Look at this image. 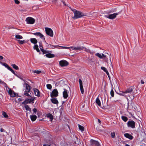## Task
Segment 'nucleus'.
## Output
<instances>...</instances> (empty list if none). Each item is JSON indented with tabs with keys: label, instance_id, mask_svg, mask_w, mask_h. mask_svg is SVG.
I'll list each match as a JSON object with an SVG mask.
<instances>
[{
	"label": "nucleus",
	"instance_id": "nucleus-1",
	"mask_svg": "<svg viewBox=\"0 0 146 146\" xmlns=\"http://www.w3.org/2000/svg\"><path fill=\"white\" fill-rule=\"evenodd\" d=\"M95 55L100 58L103 59L105 60V61L107 63H108V60H109L110 61L109 64L111 66L112 68L113 67V66L111 61L110 54L107 53H103L102 54L99 53H98L96 54Z\"/></svg>",
	"mask_w": 146,
	"mask_h": 146
},
{
	"label": "nucleus",
	"instance_id": "nucleus-2",
	"mask_svg": "<svg viewBox=\"0 0 146 146\" xmlns=\"http://www.w3.org/2000/svg\"><path fill=\"white\" fill-rule=\"evenodd\" d=\"M71 10L74 14V16L72 17V18L74 19L80 18L86 15H84L83 13L76 10L72 9Z\"/></svg>",
	"mask_w": 146,
	"mask_h": 146
},
{
	"label": "nucleus",
	"instance_id": "nucleus-3",
	"mask_svg": "<svg viewBox=\"0 0 146 146\" xmlns=\"http://www.w3.org/2000/svg\"><path fill=\"white\" fill-rule=\"evenodd\" d=\"M15 38L17 39V40L18 42V43L20 44H23L25 42L24 40H20V39L23 38V37L21 35L18 34L16 35L15 36Z\"/></svg>",
	"mask_w": 146,
	"mask_h": 146
},
{
	"label": "nucleus",
	"instance_id": "nucleus-4",
	"mask_svg": "<svg viewBox=\"0 0 146 146\" xmlns=\"http://www.w3.org/2000/svg\"><path fill=\"white\" fill-rule=\"evenodd\" d=\"M45 31L46 33L48 35L51 37H53V33L52 30L50 28L46 27Z\"/></svg>",
	"mask_w": 146,
	"mask_h": 146
},
{
	"label": "nucleus",
	"instance_id": "nucleus-5",
	"mask_svg": "<svg viewBox=\"0 0 146 146\" xmlns=\"http://www.w3.org/2000/svg\"><path fill=\"white\" fill-rule=\"evenodd\" d=\"M25 21L28 24H33L35 23V20L32 17H29L26 19Z\"/></svg>",
	"mask_w": 146,
	"mask_h": 146
},
{
	"label": "nucleus",
	"instance_id": "nucleus-6",
	"mask_svg": "<svg viewBox=\"0 0 146 146\" xmlns=\"http://www.w3.org/2000/svg\"><path fill=\"white\" fill-rule=\"evenodd\" d=\"M58 92L56 89H54L50 94V96L52 98L56 97L58 96Z\"/></svg>",
	"mask_w": 146,
	"mask_h": 146
},
{
	"label": "nucleus",
	"instance_id": "nucleus-7",
	"mask_svg": "<svg viewBox=\"0 0 146 146\" xmlns=\"http://www.w3.org/2000/svg\"><path fill=\"white\" fill-rule=\"evenodd\" d=\"M60 65L61 67L66 66H68V62L65 60H62L60 61L59 62Z\"/></svg>",
	"mask_w": 146,
	"mask_h": 146
},
{
	"label": "nucleus",
	"instance_id": "nucleus-8",
	"mask_svg": "<svg viewBox=\"0 0 146 146\" xmlns=\"http://www.w3.org/2000/svg\"><path fill=\"white\" fill-rule=\"evenodd\" d=\"M133 88H129L127 89L124 92H122L123 94H125L127 95V96H128L130 97L129 95V94H131L133 91Z\"/></svg>",
	"mask_w": 146,
	"mask_h": 146
},
{
	"label": "nucleus",
	"instance_id": "nucleus-9",
	"mask_svg": "<svg viewBox=\"0 0 146 146\" xmlns=\"http://www.w3.org/2000/svg\"><path fill=\"white\" fill-rule=\"evenodd\" d=\"M0 63L2 64L3 65L5 66L6 67L8 70L11 71L14 74L18 76L17 75L15 74L14 71L7 64L5 63H3L1 62H0Z\"/></svg>",
	"mask_w": 146,
	"mask_h": 146
},
{
	"label": "nucleus",
	"instance_id": "nucleus-10",
	"mask_svg": "<svg viewBox=\"0 0 146 146\" xmlns=\"http://www.w3.org/2000/svg\"><path fill=\"white\" fill-rule=\"evenodd\" d=\"M35 100V97H31V98L30 99H27L25 100L22 103V104H27L28 103H30L33 102Z\"/></svg>",
	"mask_w": 146,
	"mask_h": 146
},
{
	"label": "nucleus",
	"instance_id": "nucleus-11",
	"mask_svg": "<svg viewBox=\"0 0 146 146\" xmlns=\"http://www.w3.org/2000/svg\"><path fill=\"white\" fill-rule=\"evenodd\" d=\"M128 126L132 128H134L135 127V122L133 121H129L127 123Z\"/></svg>",
	"mask_w": 146,
	"mask_h": 146
},
{
	"label": "nucleus",
	"instance_id": "nucleus-12",
	"mask_svg": "<svg viewBox=\"0 0 146 146\" xmlns=\"http://www.w3.org/2000/svg\"><path fill=\"white\" fill-rule=\"evenodd\" d=\"M118 15L117 13H114L113 14H111L109 15L108 16H105L107 18H108L110 19H113L116 18L117 16Z\"/></svg>",
	"mask_w": 146,
	"mask_h": 146
},
{
	"label": "nucleus",
	"instance_id": "nucleus-13",
	"mask_svg": "<svg viewBox=\"0 0 146 146\" xmlns=\"http://www.w3.org/2000/svg\"><path fill=\"white\" fill-rule=\"evenodd\" d=\"M79 83L80 84V89L81 93L83 94L84 93V90L83 87L82 82L80 79H79Z\"/></svg>",
	"mask_w": 146,
	"mask_h": 146
},
{
	"label": "nucleus",
	"instance_id": "nucleus-14",
	"mask_svg": "<svg viewBox=\"0 0 146 146\" xmlns=\"http://www.w3.org/2000/svg\"><path fill=\"white\" fill-rule=\"evenodd\" d=\"M90 142L91 145H95L96 146H100V144L97 141H95L93 139H91L90 140Z\"/></svg>",
	"mask_w": 146,
	"mask_h": 146
},
{
	"label": "nucleus",
	"instance_id": "nucleus-15",
	"mask_svg": "<svg viewBox=\"0 0 146 146\" xmlns=\"http://www.w3.org/2000/svg\"><path fill=\"white\" fill-rule=\"evenodd\" d=\"M84 47L83 46H78L76 47L72 46L70 47V48H72V50H81L83 49Z\"/></svg>",
	"mask_w": 146,
	"mask_h": 146
},
{
	"label": "nucleus",
	"instance_id": "nucleus-16",
	"mask_svg": "<svg viewBox=\"0 0 146 146\" xmlns=\"http://www.w3.org/2000/svg\"><path fill=\"white\" fill-rule=\"evenodd\" d=\"M25 87V91L29 92L31 89V87L27 84L25 83L24 84Z\"/></svg>",
	"mask_w": 146,
	"mask_h": 146
},
{
	"label": "nucleus",
	"instance_id": "nucleus-17",
	"mask_svg": "<svg viewBox=\"0 0 146 146\" xmlns=\"http://www.w3.org/2000/svg\"><path fill=\"white\" fill-rule=\"evenodd\" d=\"M8 93L11 97H13L16 96L15 93L10 89H9V90Z\"/></svg>",
	"mask_w": 146,
	"mask_h": 146
},
{
	"label": "nucleus",
	"instance_id": "nucleus-18",
	"mask_svg": "<svg viewBox=\"0 0 146 146\" xmlns=\"http://www.w3.org/2000/svg\"><path fill=\"white\" fill-rule=\"evenodd\" d=\"M63 97L64 98H67L68 96L67 90L66 89H64V90L63 92Z\"/></svg>",
	"mask_w": 146,
	"mask_h": 146
},
{
	"label": "nucleus",
	"instance_id": "nucleus-19",
	"mask_svg": "<svg viewBox=\"0 0 146 146\" xmlns=\"http://www.w3.org/2000/svg\"><path fill=\"white\" fill-rule=\"evenodd\" d=\"M33 34L35 35L39 36L41 38H43L44 40L45 39L43 35L40 32L36 33H33Z\"/></svg>",
	"mask_w": 146,
	"mask_h": 146
},
{
	"label": "nucleus",
	"instance_id": "nucleus-20",
	"mask_svg": "<svg viewBox=\"0 0 146 146\" xmlns=\"http://www.w3.org/2000/svg\"><path fill=\"white\" fill-rule=\"evenodd\" d=\"M121 141V139H119V142L117 143V144H118L119 146H125V143L124 142L122 141Z\"/></svg>",
	"mask_w": 146,
	"mask_h": 146
},
{
	"label": "nucleus",
	"instance_id": "nucleus-21",
	"mask_svg": "<svg viewBox=\"0 0 146 146\" xmlns=\"http://www.w3.org/2000/svg\"><path fill=\"white\" fill-rule=\"evenodd\" d=\"M34 91L35 92V95L38 96H40V92L39 90L35 88L34 89Z\"/></svg>",
	"mask_w": 146,
	"mask_h": 146
},
{
	"label": "nucleus",
	"instance_id": "nucleus-22",
	"mask_svg": "<svg viewBox=\"0 0 146 146\" xmlns=\"http://www.w3.org/2000/svg\"><path fill=\"white\" fill-rule=\"evenodd\" d=\"M51 102L53 104H58V101L56 98H52L50 99Z\"/></svg>",
	"mask_w": 146,
	"mask_h": 146
},
{
	"label": "nucleus",
	"instance_id": "nucleus-23",
	"mask_svg": "<svg viewBox=\"0 0 146 146\" xmlns=\"http://www.w3.org/2000/svg\"><path fill=\"white\" fill-rule=\"evenodd\" d=\"M124 135L125 137L130 139H132L133 138V136L129 133H125L124 134Z\"/></svg>",
	"mask_w": 146,
	"mask_h": 146
},
{
	"label": "nucleus",
	"instance_id": "nucleus-24",
	"mask_svg": "<svg viewBox=\"0 0 146 146\" xmlns=\"http://www.w3.org/2000/svg\"><path fill=\"white\" fill-rule=\"evenodd\" d=\"M46 117L50 119V121H52L53 119V117L52 115L50 113H49L46 115Z\"/></svg>",
	"mask_w": 146,
	"mask_h": 146
},
{
	"label": "nucleus",
	"instance_id": "nucleus-25",
	"mask_svg": "<svg viewBox=\"0 0 146 146\" xmlns=\"http://www.w3.org/2000/svg\"><path fill=\"white\" fill-rule=\"evenodd\" d=\"M45 56L46 57L49 58H52L54 57L55 56L54 54H51L49 53H48L46 54L45 55Z\"/></svg>",
	"mask_w": 146,
	"mask_h": 146
},
{
	"label": "nucleus",
	"instance_id": "nucleus-26",
	"mask_svg": "<svg viewBox=\"0 0 146 146\" xmlns=\"http://www.w3.org/2000/svg\"><path fill=\"white\" fill-rule=\"evenodd\" d=\"M30 41L31 42L34 44H35L37 42V40L35 38H31L30 39Z\"/></svg>",
	"mask_w": 146,
	"mask_h": 146
},
{
	"label": "nucleus",
	"instance_id": "nucleus-27",
	"mask_svg": "<svg viewBox=\"0 0 146 146\" xmlns=\"http://www.w3.org/2000/svg\"><path fill=\"white\" fill-rule=\"evenodd\" d=\"M133 110L134 111H137L139 113L141 114V110L139 106H137V107L136 108L134 107Z\"/></svg>",
	"mask_w": 146,
	"mask_h": 146
},
{
	"label": "nucleus",
	"instance_id": "nucleus-28",
	"mask_svg": "<svg viewBox=\"0 0 146 146\" xmlns=\"http://www.w3.org/2000/svg\"><path fill=\"white\" fill-rule=\"evenodd\" d=\"M30 117L31 120L32 121H34L36 120V119L37 116L35 115H30Z\"/></svg>",
	"mask_w": 146,
	"mask_h": 146
},
{
	"label": "nucleus",
	"instance_id": "nucleus-29",
	"mask_svg": "<svg viewBox=\"0 0 146 146\" xmlns=\"http://www.w3.org/2000/svg\"><path fill=\"white\" fill-rule=\"evenodd\" d=\"M96 103L100 107H101V104L100 101L98 98H97L96 99Z\"/></svg>",
	"mask_w": 146,
	"mask_h": 146
},
{
	"label": "nucleus",
	"instance_id": "nucleus-30",
	"mask_svg": "<svg viewBox=\"0 0 146 146\" xmlns=\"http://www.w3.org/2000/svg\"><path fill=\"white\" fill-rule=\"evenodd\" d=\"M34 49H35L37 52H40V50L38 48V46L37 44H35L34 46Z\"/></svg>",
	"mask_w": 146,
	"mask_h": 146
},
{
	"label": "nucleus",
	"instance_id": "nucleus-31",
	"mask_svg": "<svg viewBox=\"0 0 146 146\" xmlns=\"http://www.w3.org/2000/svg\"><path fill=\"white\" fill-rule=\"evenodd\" d=\"M85 49V50L87 52H90L91 54H93V53L91 51H90L89 49L85 47H84L83 49Z\"/></svg>",
	"mask_w": 146,
	"mask_h": 146
},
{
	"label": "nucleus",
	"instance_id": "nucleus-32",
	"mask_svg": "<svg viewBox=\"0 0 146 146\" xmlns=\"http://www.w3.org/2000/svg\"><path fill=\"white\" fill-rule=\"evenodd\" d=\"M11 66H12L13 68L16 70H19V67L18 66H17L15 64H13L11 65Z\"/></svg>",
	"mask_w": 146,
	"mask_h": 146
},
{
	"label": "nucleus",
	"instance_id": "nucleus-33",
	"mask_svg": "<svg viewBox=\"0 0 146 146\" xmlns=\"http://www.w3.org/2000/svg\"><path fill=\"white\" fill-rule=\"evenodd\" d=\"M78 127H79V129H80V130H81L82 131H84V127L83 126L79 124L78 125Z\"/></svg>",
	"mask_w": 146,
	"mask_h": 146
},
{
	"label": "nucleus",
	"instance_id": "nucleus-34",
	"mask_svg": "<svg viewBox=\"0 0 146 146\" xmlns=\"http://www.w3.org/2000/svg\"><path fill=\"white\" fill-rule=\"evenodd\" d=\"M121 118L123 121L125 122L126 121L128 120L127 118V117L124 116H122Z\"/></svg>",
	"mask_w": 146,
	"mask_h": 146
},
{
	"label": "nucleus",
	"instance_id": "nucleus-35",
	"mask_svg": "<svg viewBox=\"0 0 146 146\" xmlns=\"http://www.w3.org/2000/svg\"><path fill=\"white\" fill-rule=\"evenodd\" d=\"M3 115L5 118H8V115L6 113L4 112H3Z\"/></svg>",
	"mask_w": 146,
	"mask_h": 146
},
{
	"label": "nucleus",
	"instance_id": "nucleus-36",
	"mask_svg": "<svg viewBox=\"0 0 146 146\" xmlns=\"http://www.w3.org/2000/svg\"><path fill=\"white\" fill-rule=\"evenodd\" d=\"M33 72L34 73H36L37 74H39L41 73V71L40 70H35L33 71Z\"/></svg>",
	"mask_w": 146,
	"mask_h": 146
},
{
	"label": "nucleus",
	"instance_id": "nucleus-37",
	"mask_svg": "<svg viewBox=\"0 0 146 146\" xmlns=\"http://www.w3.org/2000/svg\"><path fill=\"white\" fill-rule=\"evenodd\" d=\"M28 92L26 91H25L24 92V95L26 96L31 97V95L28 93Z\"/></svg>",
	"mask_w": 146,
	"mask_h": 146
},
{
	"label": "nucleus",
	"instance_id": "nucleus-38",
	"mask_svg": "<svg viewBox=\"0 0 146 146\" xmlns=\"http://www.w3.org/2000/svg\"><path fill=\"white\" fill-rule=\"evenodd\" d=\"M46 87L49 90H51L52 88V86L50 84H47L46 85Z\"/></svg>",
	"mask_w": 146,
	"mask_h": 146
},
{
	"label": "nucleus",
	"instance_id": "nucleus-39",
	"mask_svg": "<svg viewBox=\"0 0 146 146\" xmlns=\"http://www.w3.org/2000/svg\"><path fill=\"white\" fill-rule=\"evenodd\" d=\"M41 50L43 54L46 53H48V52L46 50H44L43 49L40 47Z\"/></svg>",
	"mask_w": 146,
	"mask_h": 146
},
{
	"label": "nucleus",
	"instance_id": "nucleus-40",
	"mask_svg": "<svg viewBox=\"0 0 146 146\" xmlns=\"http://www.w3.org/2000/svg\"><path fill=\"white\" fill-rule=\"evenodd\" d=\"M25 108L27 110H29L30 111H31V109L29 108L28 105H25Z\"/></svg>",
	"mask_w": 146,
	"mask_h": 146
},
{
	"label": "nucleus",
	"instance_id": "nucleus-41",
	"mask_svg": "<svg viewBox=\"0 0 146 146\" xmlns=\"http://www.w3.org/2000/svg\"><path fill=\"white\" fill-rule=\"evenodd\" d=\"M119 94L121 96H123L126 97V98L127 99L128 101V98L127 97V95L125 94H123L121 93Z\"/></svg>",
	"mask_w": 146,
	"mask_h": 146
},
{
	"label": "nucleus",
	"instance_id": "nucleus-42",
	"mask_svg": "<svg viewBox=\"0 0 146 146\" xmlns=\"http://www.w3.org/2000/svg\"><path fill=\"white\" fill-rule=\"evenodd\" d=\"M101 69L102 70H104L105 72H106L107 71H108L107 69L106 68H105L104 67H101Z\"/></svg>",
	"mask_w": 146,
	"mask_h": 146
},
{
	"label": "nucleus",
	"instance_id": "nucleus-43",
	"mask_svg": "<svg viewBox=\"0 0 146 146\" xmlns=\"http://www.w3.org/2000/svg\"><path fill=\"white\" fill-rule=\"evenodd\" d=\"M111 137L112 138H114L115 136V133L114 132L111 133Z\"/></svg>",
	"mask_w": 146,
	"mask_h": 146
},
{
	"label": "nucleus",
	"instance_id": "nucleus-44",
	"mask_svg": "<svg viewBox=\"0 0 146 146\" xmlns=\"http://www.w3.org/2000/svg\"><path fill=\"white\" fill-rule=\"evenodd\" d=\"M110 94H111V96L112 97H113L114 96V92H113V90H112V89L111 90V91Z\"/></svg>",
	"mask_w": 146,
	"mask_h": 146
},
{
	"label": "nucleus",
	"instance_id": "nucleus-45",
	"mask_svg": "<svg viewBox=\"0 0 146 146\" xmlns=\"http://www.w3.org/2000/svg\"><path fill=\"white\" fill-rule=\"evenodd\" d=\"M14 1L16 4H19L20 3V2L18 0H14Z\"/></svg>",
	"mask_w": 146,
	"mask_h": 146
},
{
	"label": "nucleus",
	"instance_id": "nucleus-46",
	"mask_svg": "<svg viewBox=\"0 0 146 146\" xmlns=\"http://www.w3.org/2000/svg\"><path fill=\"white\" fill-rule=\"evenodd\" d=\"M58 1V0H52V2L53 3L55 4Z\"/></svg>",
	"mask_w": 146,
	"mask_h": 146
},
{
	"label": "nucleus",
	"instance_id": "nucleus-47",
	"mask_svg": "<svg viewBox=\"0 0 146 146\" xmlns=\"http://www.w3.org/2000/svg\"><path fill=\"white\" fill-rule=\"evenodd\" d=\"M60 47L63 48H65V49H69V48H70V47H66V46H60Z\"/></svg>",
	"mask_w": 146,
	"mask_h": 146
},
{
	"label": "nucleus",
	"instance_id": "nucleus-48",
	"mask_svg": "<svg viewBox=\"0 0 146 146\" xmlns=\"http://www.w3.org/2000/svg\"><path fill=\"white\" fill-rule=\"evenodd\" d=\"M105 99L106 101H108V99L107 98V95H104Z\"/></svg>",
	"mask_w": 146,
	"mask_h": 146
},
{
	"label": "nucleus",
	"instance_id": "nucleus-49",
	"mask_svg": "<svg viewBox=\"0 0 146 146\" xmlns=\"http://www.w3.org/2000/svg\"><path fill=\"white\" fill-rule=\"evenodd\" d=\"M61 2H62V3L64 4V6H66V5L65 3V1H63L61 0L60 1Z\"/></svg>",
	"mask_w": 146,
	"mask_h": 146
},
{
	"label": "nucleus",
	"instance_id": "nucleus-50",
	"mask_svg": "<svg viewBox=\"0 0 146 146\" xmlns=\"http://www.w3.org/2000/svg\"><path fill=\"white\" fill-rule=\"evenodd\" d=\"M0 130L1 132H3L5 131V130L3 128H1L0 129Z\"/></svg>",
	"mask_w": 146,
	"mask_h": 146
},
{
	"label": "nucleus",
	"instance_id": "nucleus-51",
	"mask_svg": "<svg viewBox=\"0 0 146 146\" xmlns=\"http://www.w3.org/2000/svg\"><path fill=\"white\" fill-rule=\"evenodd\" d=\"M33 111L34 112L36 113L37 111V110L35 108H34L33 109Z\"/></svg>",
	"mask_w": 146,
	"mask_h": 146
},
{
	"label": "nucleus",
	"instance_id": "nucleus-52",
	"mask_svg": "<svg viewBox=\"0 0 146 146\" xmlns=\"http://www.w3.org/2000/svg\"><path fill=\"white\" fill-rule=\"evenodd\" d=\"M88 59L89 60V61H90L91 62H93V61L92 59H90V58H88Z\"/></svg>",
	"mask_w": 146,
	"mask_h": 146
},
{
	"label": "nucleus",
	"instance_id": "nucleus-53",
	"mask_svg": "<svg viewBox=\"0 0 146 146\" xmlns=\"http://www.w3.org/2000/svg\"><path fill=\"white\" fill-rule=\"evenodd\" d=\"M3 58L2 56H0V60H2Z\"/></svg>",
	"mask_w": 146,
	"mask_h": 146
},
{
	"label": "nucleus",
	"instance_id": "nucleus-54",
	"mask_svg": "<svg viewBox=\"0 0 146 146\" xmlns=\"http://www.w3.org/2000/svg\"><path fill=\"white\" fill-rule=\"evenodd\" d=\"M141 84H144L145 82H144V81H143V80H141Z\"/></svg>",
	"mask_w": 146,
	"mask_h": 146
},
{
	"label": "nucleus",
	"instance_id": "nucleus-55",
	"mask_svg": "<svg viewBox=\"0 0 146 146\" xmlns=\"http://www.w3.org/2000/svg\"><path fill=\"white\" fill-rule=\"evenodd\" d=\"M18 100L19 101H22V99H21V98H19L18 99Z\"/></svg>",
	"mask_w": 146,
	"mask_h": 146
},
{
	"label": "nucleus",
	"instance_id": "nucleus-56",
	"mask_svg": "<svg viewBox=\"0 0 146 146\" xmlns=\"http://www.w3.org/2000/svg\"><path fill=\"white\" fill-rule=\"evenodd\" d=\"M60 5V4L59 2H58V6H59Z\"/></svg>",
	"mask_w": 146,
	"mask_h": 146
},
{
	"label": "nucleus",
	"instance_id": "nucleus-57",
	"mask_svg": "<svg viewBox=\"0 0 146 146\" xmlns=\"http://www.w3.org/2000/svg\"><path fill=\"white\" fill-rule=\"evenodd\" d=\"M3 82L1 80H0V83L3 84Z\"/></svg>",
	"mask_w": 146,
	"mask_h": 146
},
{
	"label": "nucleus",
	"instance_id": "nucleus-58",
	"mask_svg": "<svg viewBox=\"0 0 146 146\" xmlns=\"http://www.w3.org/2000/svg\"><path fill=\"white\" fill-rule=\"evenodd\" d=\"M106 72V74H107V75H109V72H108V71H107V72Z\"/></svg>",
	"mask_w": 146,
	"mask_h": 146
},
{
	"label": "nucleus",
	"instance_id": "nucleus-59",
	"mask_svg": "<svg viewBox=\"0 0 146 146\" xmlns=\"http://www.w3.org/2000/svg\"><path fill=\"white\" fill-rule=\"evenodd\" d=\"M98 121L100 123H101V121L99 119H98Z\"/></svg>",
	"mask_w": 146,
	"mask_h": 146
},
{
	"label": "nucleus",
	"instance_id": "nucleus-60",
	"mask_svg": "<svg viewBox=\"0 0 146 146\" xmlns=\"http://www.w3.org/2000/svg\"><path fill=\"white\" fill-rule=\"evenodd\" d=\"M125 146H129V145L128 144H125Z\"/></svg>",
	"mask_w": 146,
	"mask_h": 146
},
{
	"label": "nucleus",
	"instance_id": "nucleus-61",
	"mask_svg": "<svg viewBox=\"0 0 146 146\" xmlns=\"http://www.w3.org/2000/svg\"><path fill=\"white\" fill-rule=\"evenodd\" d=\"M40 47L42 48V46H41L40 45Z\"/></svg>",
	"mask_w": 146,
	"mask_h": 146
},
{
	"label": "nucleus",
	"instance_id": "nucleus-62",
	"mask_svg": "<svg viewBox=\"0 0 146 146\" xmlns=\"http://www.w3.org/2000/svg\"><path fill=\"white\" fill-rule=\"evenodd\" d=\"M109 78V80L111 81L110 80V76L108 77Z\"/></svg>",
	"mask_w": 146,
	"mask_h": 146
},
{
	"label": "nucleus",
	"instance_id": "nucleus-63",
	"mask_svg": "<svg viewBox=\"0 0 146 146\" xmlns=\"http://www.w3.org/2000/svg\"><path fill=\"white\" fill-rule=\"evenodd\" d=\"M130 113V114H131V116H132L133 117V115H132V114H131V113Z\"/></svg>",
	"mask_w": 146,
	"mask_h": 146
},
{
	"label": "nucleus",
	"instance_id": "nucleus-64",
	"mask_svg": "<svg viewBox=\"0 0 146 146\" xmlns=\"http://www.w3.org/2000/svg\"><path fill=\"white\" fill-rule=\"evenodd\" d=\"M43 146H46V145H44Z\"/></svg>",
	"mask_w": 146,
	"mask_h": 146
}]
</instances>
